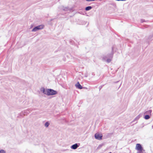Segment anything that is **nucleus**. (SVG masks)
<instances>
[{
    "label": "nucleus",
    "mask_w": 153,
    "mask_h": 153,
    "mask_svg": "<svg viewBox=\"0 0 153 153\" xmlns=\"http://www.w3.org/2000/svg\"><path fill=\"white\" fill-rule=\"evenodd\" d=\"M136 148L139 151L140 150H142V149H143V148L141 145L139 143H137L136 144Z\"/></svg>",
    "instance_id": "6"
},
{
    "label": "nucleus",
    "mask_w": 153,
    "mask_h": 153,
    "mask_svg": "<svg viewBox=\"0 0 153 153\" xmlns=\"http://www.w3.org/2000/svg\"><path fill=\"white\" fill-rule=\"evenodd\" d=\"M150 118V117L148 115H146L145 116V117H144V118L146 119V120H148Z\"/></svg>",
    "instance_id": "10"
},
{
    "label": "nucleus",
    "mask_w": 153,
    "mask_h": 153,
    "mask_svg": "<svg viewBox=\"0 0 153 153\" xmlns=\"http://www.w3.org/2000/svg\"><path fill=\"white\" fill-rule=\"evenodd\" d=\"M137 153H145V152H144V150L142 149V150L139 151Z\"/></svg>",
    "instance_id": "13"
},
{
    "label": "nucleus",
    "mask_w": 153,
    "mask_h": 153,
    "mask_svg": "<svg viewBox=\"0 0 153 153\" xmlns=\"http://www.w3.org/2000/svg\"><path fill=\"white\" fill-rule=\"evenodd\" d=\"M92 8V7L91 6H88L85 7V10L86 11H88L91 10Z\"/></svg>",
    "instance_id": "9"
},
{
    "label": "nucleus",
    "mask_w": 153,
    "mask_h": 153,
    "mask_svg": "<svg viewBox=\"0 0 153 153\" xmlns=\"http://www.w3.org/2000/svg\"><path fill=\"white\" fill-rule=\"evenodd\" d=\"M148 111L150 113H151V112H152V111H151V110H149V111Z\"/></svg>",
    "instance_id": "22"
},
{
    "label": "nucleus",
    "mask_w": 153,
    "mask_h": 153,
    "mask_svg": "<svg viewBox=\"0 0 153 153\" xmlns=\"http://www.w3.org/2000/svg\"><path fill=\"white\" fill-rule=\"evenodd\" d=\"M112 51L113 50V48L112 47ZM113 51H112L110 54H108L106 56H104L102 58V59L104 60H105L107 59V62L108 63L110 62L112 58L113 57Z\"/></svg>",
    "instance_id": "1"
},
{
    "label": "nucleus",
    "mask_w": 153,
    "mask_h": 153,
    "mask_svg": "<svg viewBox=\"0 0 153 153\" xmlns=\"http://www.w3.org/2000/svg\"><path fill=\"white\" fill-rule=\"evenodd\" d=\"M64 10L66 11H68V10H70L68 7H65L63 9Z\"/></svg>",
    "instance_id": "15"
},
{
    "label": "nucleus",
    "mask_w": 153,
    "mask_h": 153,
    "mask_svg": "<svg viewBox=\"0 0 153 153\" xmlns=\"http://www.w3.org/2000/svg\"><path fill=\"white\" fill-rule=\"evenodd\" d=\"M95 137L97 140H100L102 139V136L101 135H100L98 133H96L95 134Z\"/></svg>",
    "instance_id": "4"
},
{
    "label": "nucleus",
    "mask_w": 153,
    "mask_h": 153,
    "mask_svg": "<svg viewBox=\"0 0 153 153\" xmlns=\"http://www.w3.org/2000/svg\"><path fill=\"white\" fill-rule=\"evenodd\" d=\"M102 146V145H99L98 147H99L100 146L101 147Z\"/></svg>",
    "instance_id": "23"
},
{
    "label": "nucleus",
    "mask_w": 153,
    "mask_h": 153,
    "mask_svg": "<svg viewBox=\"0 0 153 153\" xmlns=\"http://www.w3.org/2000/svg\"><path fill=\"white\" fill-rule=\"evenodd\" d=\"M5 152L3 150H0V153H5Z\"/></svg>",
    "instance_id": "16"
},
{
    "label": "nucleus",
    "mask_w": 153,
    "mask_h": 153,
    "mask_svg": "<svg viewBox=\"0 0 153 153\" xmlns=\"http://www.w3.org/2000/svg\"><path fill=\"white\" fill-rule=\"evenodd\" d=\"M79 145L77 143H76L72 145L71 147V148L73 149H76L78 147H79Z\"/></svg>",
    "instance_id": "7"
},
{
    "label": "nucleus",
    "mask_w": 153,
    "mask_h": 153,
    "mask_svg": "<svg viewBox=\"0 0 153 153\" xmlns=\"http://www.w3.org/2000/svg\"><path fill=\"white\" fill-rule=\"evenodd\" d=\"M140 118V117L139 116H137L134 120L132 121V122H133L135 120H138Z\"/></svg>",
    "instance_id": "14"
},
{
    "label": "nucleus",
    "mask_w": 153,
    "mask_h": 153,
    "mask_svg": "<svg viewBox=\"0 0 153 153\" xmlns=\"http://www.w3.org/2000/svg\"><path fill=\"white\" fill-rule=\"evenodd\" d=\"M40 90L44 94L47 95V91H48L47 89H45L44 87H42L40 88Z\"/></svg>",
    "instance_id": "5"
},
{
    "label": "nucleus",
    "mask_w": 153,
    "mask_h": 153,
    "mask_svg": "<svg viewBox=\"0 0 153 153\" xmlns=\"http://www.w3.org/2000/svg\"><path fill=\"white\" fill-rule=\"evenodd\" d=\"M152 36H150L149 37V40H152V39H151V37H152Z\"/></svg>",
    "instance_id": "17"
},
{
    "label": "nucleus",
    "mask_w": 153,
    "mask_h": 153,
    "mask_svg": "<svg viewBox=\"0 0 153 153\" xmlns=\"http://www.w3.org/2000/svg\"><path fill=\"white\" fill-rule=\"evenodd\" d=\"M102 88V86H100V87H99V89H100V90L101 89V88Z\"/></svg>",
    "instance_id": "20"
},
{
    "label": "nucleus",
    "mask_w": 153,
    "mask_h": 153,
    "mask_svg": "<svg viewBox=\"0 0 153 153\" xmlns=\"http://www.w3.org/2000/svg\"><path fill=\"white\" fill-rule=\"evenodd\" d=\"M47 92L48 96L53 95L57 94V91L51 89H48Z\"/></svg>",
    "instance_id": "2"
},
{
    "label": "nucleus",
    "mask_w": 153,
    "mask_h": 153,
    "mask_svg": "<svg viewBox=\"0 0 153 153\" xmlns=\"http://www.w3.org/2000/svg\"><path fill=\"white\" fill-rule=\"evenodd\" d=\"M44 27V25H40L34 27L32 30V32H36L37 31L43 29Z\"/></svg>",
    "instance_id": "3"
},
{
    "label": "nucleus",
    "mask_w": 153,
    "mask_h": 153,
    "mask_svg": "<svg viewBox=\"0 0 153 153\" xmlns=\"http://www.w3.org/2000/svg\"><path fill=\"white\" fill-rule=\"evenodd\" d=\"M116 1H126V0H115Z\"/></svg>",
    "instance_id": "19"
},
{
    "label": "nucleus",
    "mask_w": 153,
    "mask_h": 153,
    "mask_svg": "<svg viewBox=\"0 0 153 153\" xmlns=\"http://www.w3.org/2000/svg\"><path fill=\"white\" fill-rule=\"evenodd\" d=\"M25 112H26V113H29L30 112V111H29L28 110H26V111H24L22 112L24 114V115H26L27 114L25 113Z\"/></svg>",
    "instance_id": "12"
},
{
    "label": "nucleus",
    "mask_w": 153,
    "mask_h": 153,
    "mask_svg": "<svg viewBox=\"0 0 153 153\" xmlns=\"http://www.w3.org/2000/svg\"><path fill=\"white\" fill-rule=\"evenodd\" d=\"M50 124L49 123H48V122H46L45 124V126L46 127H48L49 125Z\"/></svg>",
    "instance_id": "11"
},
{
    "label": "nucleus",
    "mask_w": 153,
    "mask_h": 153,
    "mask_svg": "<svg viewBox=\"0 0 153 153\" xmlns=\"http://www.w3.org/2000/svg\"><path fill=\"white\" fill-rule=\"evenodd\" d=\"M86 1H91V0H86Z\"/></svg>",
    "instance_id": "21"
},
{
    "label": "nucleus",
    "mask_w": 153,
    "mask_h": 153,
    "mask_svg": "<svg viewBox=\"0 0 153 153\" xmlns=\"http://www.w3.org/2000/svg\"><path fill=\"white\" fill-rule=\"evenodd\" d=\"M145 21V20L144 19H142L141 20V22H143Z\"/></svg>",
    "instance_id": "18"
},
{
    "label": "nucleus",
    "mask_w": 153,
    "mask_h": 153,
    "mask_svg": "<svg viewBox=\"0 0 153 153\" xmlns=\"http://www.w3.org/2000/svg\"><path fill=\"white\" fill-rule=\"evenodd\" d=\"M75 86L76 88L80 89H81L82 88V86L81 85L79 82H78L76 84Z\"/></svg>",
    "instance_id": "8"
}]
</instances>
